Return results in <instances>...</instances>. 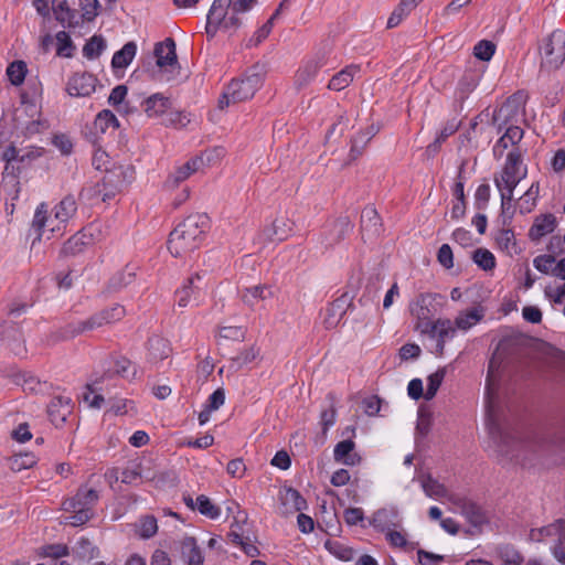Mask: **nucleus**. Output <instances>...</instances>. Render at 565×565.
Here are the masks:
<instances>
[{
  "instance_id": "5",
  "label": "nucleus",
  "mask_w": 565,
  "mask_h": 565,
  "mask_svg": "<svg viewBox=\"0 0 565 565\" xmlns=\"http://www.w3.org/2000/svg\"><path fill=\"white\" fill-rule=\"evenodd\" d=\"M98 492L94 489L82 487L76 494L63 502V509L72 514L65 519L66 524L79 526L93 516V508L98 501Z\"/></svg>"
},
{
  "instance_id": "61",
  "label": "nucleus",
  "mask_w": 565,
  "mask_h": 565,
  "mask_svg": "<svg viewBox=\"0 0 565 565\" xmlns=\"http://www.w3.org/2000/svg\"><path fill=\"white\" fill-rule=\"evenodd\" d=\"M418 563L420 565H438L444 561V556L427 552L425 550L417 551Z\"/></svg>"
},
{
  "instance_id": "60",
  "label": "nucleus",
  "mask_w": 565,
  "mask_h": 565,
  "mask_svg": "<svg viewBox=\"0 0 565 565\" xmlns=\"http://www.w3.org/2000/svg\"><path fill=\"white\" fill-rule=\"evenodd\" d=\"M286 226V221L284 218H277L273 222V226L270 228L271 234L268 237L273 241H284L288 236V231L282 227Z\"/></svg>"
},
{
  "instance_id": "42",
  "label": "nucleus",
  "mask_w": 565,
  "mask_h": 565,
  "mask_svg": "<svg viewBox=\"0 0 565 565\" xmlns=\"http://www.w3.org/2000/svg\"><path fill=\"white\" fill-rule=\"evenodd\" d=\"M326 548L337 558L349 562L354 557V550L339 541H327Z\"/></svg>"
},
{
  "instance_id": "38",
  "label": "nucleus",
  "mask_w": 565,
  "mask_h": 565,
  "mask_svg": "<svg viewBox=\"0 0 565 565\" xmlns=\"http://www.w3.org/2000/svg\"><path fill=\"white\" fill-rule=\"evenodd\" d=\"M119 127L118 119L114 115L113 111L108 109H104L96 116L94 120V130L95 132L104 134L107 129H116Z\"/></svg>"
},
{
  "instance_id": "17",
  "label": "nucleus",
  "mask_w": 565,
  "mask_h": 565,
  "mask_svg": "<svg viewBox=\"0 0 565 565\" xmlns=\"http://www.w3.org/2000/svg\"><path fill=\"white\" fill-rule=\"evenodd\" d=\"M96 82L92 74H74L67 82L66 90L73 97H86L95 92Z\"/></svg>"
},
{
  "instance_id": "56",
  "label": "nucleus",
  "mask_w": 565,
  "mask_h": 565,
  "mask_svg": "<svg viewBox=\"0 0 565 565\" xmlns=\"http://www.w3.org/2000/svg\"><path fill=\"white\" fill-rule=\"evenodd\" d=\"M477 86V81L472 76H463L457 86L456 94L465 99Z\"/></svg>"
},
{
  "instance_id": "13",
  "label": "nucleus",
  "mask_w": 565,
  "mask_h": 565,
  "mask_svg": "<svg viewBox=\"0 0 565 565\" xmlns=\"http://www.w3.org/2000/svg\"><path fill=\"white\" fill-rule=\"evenodd\" d=\"M232 0H214L206 15L205 33L209 40H212L226 14H230Z\"/></svg>"
},
{
  "instance_id": "15",
  "label": "nucleus",
  "mask_w": 565,
  "mask_h": 565,
  "mask_svg": "<svg viewBox=\"0 0 565 565\" xmlns=\"http://www.w3.org/2000/svg\"><path fill=\"white\" fill-rule=\"evenodd\" d=\"M73 406V401L68 396L58 395L53 397L47 405V415L51 423L56 427L62 426L72 414Z\"/></svg>"
},
{
  "instance_id": "1",
  "label": "nucleus",
  "mask_w": 565,
  "mask_h": 565,
  "mask_svg": "<svg viewBox=\"0 0 565 565\" xmlns=\"http://www.w3.org/2000/svg\"><path fill=\"white\" fill-rule=\"evenodd\" d=\"M486 423L491 438L498 444L504 455L511 456V458H519L520 451L534 447L532 441L522 439L519 431L510 430L502 422L499 403V382L493 360L489 363L486 384Z\"/></svg>"
},
{
  "instance_id": "32",
  "label": "nucleus",
  "mask_w": 565,
  "mask_h": 565,
  "mask_svg": "<svg viewBox=\"0 0 565 565\" xmlns=\"http://www.w3.org/2000/svg\"><path fill=\"white\" fill-rule=\"evenodd\" d=\"M484 317V310L481 307H475L467 311L460 312L454 324L457 330L468 331L473 326H476L479 321H481Z\"/></svg>"
},
{
  "instance_id": "29",
  "label": "nucleus",
  "mask_w": 565,
  "mask_h": 565,
  "mask_svg": "<svg viewBox=\"0 0 565 565\" xmlns=\"http://www.w3.org/2000/svg\"><path fill=\"white\" fill-rule=\"evenodd\" d=\"M49 205L45 202H41L35 211L34 215L31 222V232L34 234V239L32 245H34L35 242H40L43 236L44 227L49 223Z\"/></svg>"
},
{
  "instance_id": "26",
  "label": "nucleus",
  "mask_w": 565,
  "mask_h": 565,
  "mask_svg": "<svg viewBox=\"0 0 565 565\" xmlns=\"http://www.w3.org/2000/svg\"><path fill=\"white\" fill-rule=\"evenodd\" d=\"M371 524L384 532L399 525L398 512L395 509H380L371 520Z\"/></svg>"
},
{
  "instance_id": "12",
  "label": "nucleus",
  "mask_w": 565,
  "mask_h": 565,
  "mask_svg": "<svg viewBox=\"0 0 565 565\" xmlns=\"http://www.w3.org/2000/svg\"><path fill=\"white\" fill-rule=\"evenodd\" d=\"M545 62L552 67H558L565 60V32L553 31L543 46Z\"/></svg>"
},
{
  "instance_id": "46",
  "label": "nucleus",
  "mask_w": 565,
  "mask_h": 565,
  "mask_svg": "<svg viewBox=\"0 0 565 565\" xmlns=\"http://www.w3.org/2000/svg\"><path fill=\"white\" fill-rule=\"evenodd\" d=\"M93 324L90 321V317L86 320L71 322L64 327L62 331V335L65 339L75 338L86 331H93Z\"/></svg>"
},
{
  "instance_id": "27",
  "label": "nucleus",
  "mask_w": 565,
  "mask_h": 565,
  "mask_svg": "<svg viewBox=\"0 0 565 565\" xmlns=\"http://www.w3.org/2000/svg\"><path fill=\"white\" fill-rule=\"evenodd\" d=\"M359 73L360 66L351 64L332 76V78L329 81L328 88L331 90L340 92L347 88Z\"/></svg>"
},
{
  "instance_id": "39",
  "label": "nucleus",
  "mask_w": 565,
  "mask_h": 565,
  "mask_svg": "<svg viewBox=\"0 0 565 565\" xmlns=\"http://www.w3.org/2000/svg\"><path fill=\"white\" fill-rule=\"evenodd\" d=\"M106 41L102 35H93L83 47V55L88 60H95L102 55L106 49Z\"/></svg>"
},
{
  "instance_id": "40",
  "label": "nucleus",
  "mask_w": 565,
  "mask_h": 565,
  "mask_svg": "<svg viewBox=\"0 0 565 565\" xmlns=\"http://www.w3.org/2000/svg\"><path fill=\"white\" fill-rule=\"evenodd\" d=\"M28 67L24 61H14L7 67V76L14 86H20L25 78Z\"/></svg>"
},
{
  "instance_id": "11",
  "label": "nucleus",
  "mask_w": 565,
  "mask_h": 565,
  "mask_svg": "<svg viewBox=\"0 0 565 565\" xmlns=\"http://www.w3.org/2000/svg\"><path fill=\"white\" fill-rule=\"evenodd\" d=\"M353 224L349 216H339L324 225L321 233L320 243L328 249L342 242L352 231Z\"/></svg>"
},
{
  "instance_id": "55",
  "label": "nucleus",
  "mask_w": 565,
  "mask_h": 565,
  "mask_svg": "<svg viewBox=\"0 0 565 565\" xmlns=\"http://www.w3.org/2000/svg\"><path fill=\"white\" fill-rule=\"evenodd\" d=\"M271 21H266L246 42V47H253L259 45L270 34Z\"/></svg>"
},
{
  "instance_id": "30",
  "label": "nucleus",
  "mask_w": 565,
  "mask_h": 565,
  "mask_svg": "<svg viewBox=\"0 0 565 565\" xmlns=\"http://www.w3.org/2000/svg\"><path fill=\"white\" fill-rule=\"evenodd\" d=\"M92 242L90 236H88L84 231H79L73 236H71L63 245L61 249V254L63 256H75L84 252L87 245Z\"/></svg>"
},
{
  "instance_id": "28",
  "label": "nucleus",
  "mask_w": 565,
  "mask_h": 565,
  "mask_svg": "<svg viewBox=\"0 0 565 565\" xmlns=\"http://www.w3.org/2000/svg\"><path fill=\"white\" fill-rule=\"evenodd\" d=\"M181 556L186 565H203L204 556L194 537H184L181 542Z\"/></svg>"
},
{
  "instance_id": "47",
  "label": "nucleus",
  "mask_w": 565,
  "mask_h": 565,
  "mask_svg": "<svg viewBox=\"0 0 565 565\" xmlns=\"http://www.w3.org/2000/svg\"><path fill=\"white\" fill-rule=\"evenodd\" d=\"M161 124L166 126L184 127L190 122L188 115L183 111L173 109L171 106L168 111L160 118Z\"/></svg>"
},
{
  "instance_id": "21",
  "label": "nucleus",
  "mask_w": 565,
  "mask_h": 565,
  "mask_svg": "<svg viewBox=\"0 0 565 565\" xmlns=\"http://www.w3.org/2000/svg\"><path fill=\"white\" fill-rule=\"evenodd\" d=\"M557 225L556 217L551 214H542L535 217L533 225L529 231V237L533 242L540 241L542 237L554 232Z\"/></svg>"
},
{
  "instance_id": "3",
  "label": "nucleus",
  "mask_w": 565,
  "mask_h": 565,
  "mask_svg": "<svg viewBox=\"0 0 565 565\" xmlns=\"http://www.w3.org/2000/svg\"><path fill=\"white\" fill-rule=\"evenodd\" d=\"M519 113V105L514 99H508L493 115V122L498 126V132L504 129V134L497 140L492 148L493 157L500 160L510 146H516L523 138L521 127L512 124V117Z\"/></svg>"
},
{
  "instance_id": "7",
  "label": "nucleus",
  "mask_w": 565,
  "mask_h": 565,
  "mask_svg": "<svg viewBox=\"0 0 565 565\" xmlns=\"http://www.w3.org/2000/svg\"><path fill=\"white\" fill-rule=\"evenodd\" d=\"M527 169L523 163L522 153L519 148L512 149L507 154L504 167L500 174L494 177V184L498 190H514L516 185L526 177Z\"/></svg>"
},
{
  "instance_id": "22",
  "label": "nucleus",
  "mask_w": 565,
  "mask_h": 565,
  "mask_svg": "<svg viewBox=\"0 0 565 565\" xmlns=\"http://www.w3.org/2000/svg\"><path fill=\"white\" fill-rule=\"evenodd\" d=\"M126 315L124 306L116 303L110 308L104 309L95 315L90 316L93 329H98L104 326L111 324L121 320Z\"/></svg>"
},
{
  "instance_id": "2",
  "label": "nucleus",
  "mask_w": 565,
  "mask_h": 565,
  "mask_svg": "<svg viewBox=\"0 0 565 565\" xmlns=\"http://www.w3.org/2000/svg\"><path fill=\"white\" fill-rule=\"evenodd\" d=\"M209 228L210 218L206 214L189 215L170 233L168 241L170 253L174 257H181L199 248Z\"/></svg>"
},
{
  "instance_id": "62",
  "label": "nucleus",
  "mask_w": 565,
  "mask_h": 565,
  "mask_svg": "<svg viewBox=\"0 0 565 565\" xmlns=\"http://www.w3.org/2000/svg\"><path fill=\"white\" fill-rule=\"evenodd\" d=\"M141 478V469L138 466L127 467L121 471L120 481L125 484H134Z\"/></svg>"
},
{
  "instance_id": "36",
  "label": "nucleus",
  "mask_w": 565,
  "mask_h": 565,
  "mask_svg": "<svg viewBox=\"0 0 565 565\" xmlns=\"http://www.w3.org/2000/svg\"><path fill=\"white\" fill-rule=\"evenodd\" d=\"M280 500L287 507V511L298 512L306 508L305 499L292 488L285 489L280 494Z\"/></svg>"
},
{
  "instance_id": "8",
  "label": "nucleus",
  "mask_w": 565,
  "mask_h": 565,
  "mask_svg": "<svg viewBox=\"0 0 565 565\" xmlns=\"http://www.w3.org/2000/svg\"><path fill=\"white\" fill-rule=\"evenodd\" d=\"M448 501L454 504L473 527L481 529L490 519L488 512L477 502L467 497L451 494Z\"/></svg>"
},
{
  "instance_id": "23",
  "label": "nucleus",
  "mask_w": 565,
  "mask_h": 565,
  "mask_svg": "<svg viewBox=\"0 0 565 565\" xmlns=\"http://www.w3.org/2000/svg\"><path fill=\"white\" fill-rule=\"evenodd\" d=\"M172 352L170 342L159 335H152L148 340V360L151 363H159L168 359Z\"/></svg>"
},
{
  "instance_id": "20",
  "label": "nucleus",
  "mask_w": 565,
  "mask_h": 565,
  "mask_svg": "<svg viewBox=\"0 0 565 565\" xmlns=\"http://www.w3.org/2000/svg\"><path fill=\"white\" fill-rule=\"evenodd\" d=\"M2 340L10 351L18 356H24L26 348L23 333L18 324L11 323L2 330Z\"/></svg>"
},
{
  "instance_id": "31",
  "label": "nucleus",
  "mask_w": 565,
  "mask_h": 565,
  "mask_svg": "<svg viewBox=\"0 0 565 565\" xmlns=\"http://www.w3.org/2000/svg\"><path fill=\"white\" fill-rule=\"evenodd\" d=\"M381 217L373 206H366L361 214V228L369 236H377L381 233Z\"/></svg>"
},
{
  "instance_id": "35",
  "label": "nucleus",
  "mask_w": 565,
  "mask_h": 565,
  "mask_svg": "<svg viewBox=\"0 0 565 565\" xmlns=\"http://www.w3.org/2000/svg\"><path fill=\"white\" fill-rule=\"evenodd\" d=\"M137 53V45L135 42H127L119 51H117L111 58V66L114 68H126L134 60Z\"/></svg>"
},
{
  "instance_id": "14",
  "label": "nucleus",
  "mask_w": 565,
  "mask_h": 565,
  "mask_svg": "<svg viewBox=\"0 0 565 565\" xmlns=\"http://www.w3.org/2000/svg\"><path fill=\"white\" fill-rule=\"evenodd\" d=\"M76 212L77 202L75 198L73 195L64 196L52 209L53 220H51V223L57 222V224L51 227V232L61 231L75 216Z\"/></svg>"
},
{
  "instance_id": "64",
  "label": "nucleus",
  "mask_w": 565,
  "mask_h": 565,
  "mask_svg": "<svg viewBox=\"0 0 565 565\" xmlns=\"http://www.w3.org/2000/svg\"><path fill=\"white\" fill-rule=\"evenodd\" d=\"M552 170L559 174L565 171V149H557L551 159Z\"/></svg>"
},
{
  "instance_id": "44",
  "label": "nucleus",
  "mask_w": 565,
  "mask_h": 565,
  "mask_svg": "<svg viewBox=\"0 0 565 565\" xmlns=\"http://www.w3.org/2000/svg\"><path fill=\"white\" fill-rule=\"evenodd\" d=\"M157 531V519L153 515H146L139 519L137 533L141 539H150L156 535Z\"/></svg>"
},
{
  "instance_id": "49",
  "label": "nucleus",
  "mask_w": 565,
  "mask_h": 565,
  "mask_svg": "<svg viewBox=\"0 0 565 565\" xmlns=\"http://www.w3.org/2000/svg\"><path fill=\"white\" fill-rule=\"evenodd\" d=\"M473 262L483 270H491L495 267L493 254L486 248H478L473 252Z\"/></svg>"
},
{
  "instance_id": "19",
  "label": "nucleus",
  "mask_w": 565,
  "mask_h": 565,
  "mask_svg": "<svg viewBox=\"0 0 565 565\" xmlns=\"http://www.w3.org/2000/svg\"><path fill=\"white\" fill-rule=\"evenodd\" d=\"M171 99L161 93H156L141 100V106L149 118H161L171 108Z\"/></svg>"
},
{
  "instance_id": "63",
  "label": "nucleus",
  "mask_w": 565,
  "mask_h": 565,
  "mask_svg": "<svg viewBox=\"0 0 565 565\" xmlns=\"http://www.w3.org/2000/svg\"><path fill=\"white\" fill-rule=\"evenodd\" d=\"M225 402V392L223 388L215 390L207 398L205 406L217 411Z\"/></svg>"
},
{
  "instance_id": "9",
  "label": "nucleus",
  "mask_w": 565,
  "mask_h": 565,
  "mask_svg": "<svg viewBox=\"0 0 565 565\" xmlns=\"http://www.w3.org/2000/svg\"><path fill=\"white\" fill-rule=\"evenodd\" d=\"M456 332L457 329L454 322L447 318H438L420 331L422 334L436 340L434 350L436 356L444 355L446 342L451 340L456 335Z\"/></svg>"
},
{
  "instance_id": "50",
  "label": "nucleus",
  "mask_w": 565,
  "mask_h": 565,
  "mask_svg": "<svg viewBox=\"0 0 565 565\" xmlns=\"http://www.w3.org/2000/svg\"><path fill=\"white\" fill-rule=\"evenodd\" d=\"M318 64L315 62L307 63L303 67L299 68L296 74V84L302 87L310 83L318 73Z\"/></svg>"
},
{
  "instance_id": "16",
  "label": "nucleus",
  "mask_w": 565,
  "mask_h": 565,
  "mask_svg": "<svg viewBox=\"0 0 565 565\" xmlns=\"http://www.w3.org/2000/svg\"><path fill=\"white\" fill-rule=\"evenodd\" d=\"M529 539L533 542L552 540L565 543V521L563 519H558L546 526L532 529L529 533Z\"/></svg>"
},
{
  "instance_id": "54",
  "label": "nucleus",
  "mask_w": 565,
  "mask_h": 565,
  "mask_svg": "<svg viewBox=\"0 0 565 565\" xmlns=\"http://www.w3.org/2000/svg\"><path fill=\"white\" fill-rule=\"evenodd\" d=\"M556 264L553 255H539L533 259V266L543 274H553Z\"/></svg>"
},
{
  "instance_id": "43",
  "label": "nucleus",
  "mask_w": 565,
  "mask_h": 565,
  "mask_svg": "<svg viewBox=\"0 0 565 565\" xmlns=\"http://www.w3.org/2000/svg\"><path fill=\"white\" fill-rule=\"evenodd\" d=\"M114 373L124 379H135L137 374L136 365L127 358L119 356L114 360Z\"/></svg>"
},
{
  "instance_id": "6",
  "label": "nucleus",
  "mask_w": 565,
  "mask_h": 565,
  "mask_svg": "<svg viewBox=\"0 0 565 565\" xmlns=\"http://www.w3.org/2000/svg\"><path fill=\"white\" fill-rule=\"evenodd\" d=\"M444 297L439 294H419L409 303L411 315L416 319L415 329L422 331L434 322L433 318L440 311Z\"/></svg>"
},
{
  "instance_id": "59",
  "label": "nucleus",
  "mask_w": 565,
  "mask_h": 565,
  "mask_svg": "<svg viewBox=\"0 0 565 565\" xmlns=\"http://www.w3.org/2000/svg\"><path fill=\"white\" fill-rule=\"evenodd\" d=\"M226 472L232 478H237V479L243 478L246 472V466H245L243 459L236 458V459L231 460L226 466Z\"/></svg>"
},
{
  "instance_id": "4",
  "label": "nucleus",
  "mask_w": 565,
  "mask_h": 565,
  "mask_svg": "<svg viewBox=\"0 0 565 565\" xmlns=\"http://www.w3.org/2000/svg\"><path fill=\"white\" fill-rule=\"evenodd\" d=\"M263 82L264 76L260 70L257 66L250 68L244 77L233 79L228 84L218 102L220 108L252 98L263 86Z\"/></svg>"
},
{
  "instance_id": "33",
  "label": "nucleus",
  "mask_w": 565,
  "mask_h": 565,
  "mask_svg": "<svg viewBox=\"0 0 565 565\" xmlns=\"http://www.w3.org/2000/svg\"><path fill=\"white\" fill-rule=\"evenodd\" d=\"M419 482L425 494L431 499H440L450 495L447 488L438 480L431 477V475H423L419 477Z\"/></svg>"
},
{
  "instance_id": "48",
  "label": "nucleus",
  "mask_w": 565,
  "mask_h": 565,
  "mask_svg": "<svg viewBox=\"0 0 565 565\" xmlns=\"http://www.w3.org/2000/svg\"><path fill=\"white\" fill-rule=\"evenodd\" d=\"M446 371L445 369H439L435 373L430 374L427 377V388L425 392V399L430 401L435 397L437 394V391L439 390L444 377H445Z\"/></svg>"
},
{
  "instance_id": "10",
  "label": "nucleus",
  "mask_w": 565,
  "mask_h": 565,
  "mask_svg": "<svg viewBox=\"0 0 565 565\" xmlns=\"http://www.w3.org/2000/svg\"><path fill=\"white\" fill-rule=\"evenodd\" d=\"M153 53L157 60V66L168 74L164 79L170 81L179 68L175 42L173 39L168 38L163 42L156 44Z\"/></svg>"
},
{
  "instance_id": "25",
  "label": "nucleus",
  "mask_w": 565,
  "mask_h": 565,
  "mask_svg": "<svg viewBox=\"0 0 565 565\" xmlns=\"http://www.w3.org/2000/svg\"><path fill=\"white\" fill-rule=\"evenodd\" d=\"M202 163L203 159L200 157L189 160L168 177L166 184L169 188L178 186L181 182L186 180L192 173L198 171Z\"/></svg>"
},
{
  "instance_id": "51",
  "label": "nucleus",
  "mask_w": 565,
  "mask_h": 565,
  "mask_svg": "<svg viewBox=\"0 0 565 565\" xmlns=\"http://www.w3.org/2000/svg\"><path fill=\"white\" fill-rule=\"evenodd\" d=\"M495 52V44L488 40L479 41L473 47V55L480 60L488 62L492 58Z\"/></svg>"
},
{
  "instance_id": "24",
  "label": "nucleus",
  "mask_w": 565,
  "mask_h": 565,
  "mask_svg": "<svg viewBox=\"0 0 565 565\" xmlns=\"http://www.w3.org/2000/svg\"><path fill=\"white\" fill-rule=\"evenodd\" d=\"M354 448L355 443L352 439L338 443L333 450L334 460L347 466L359 465L361 457L354 451Z\"/></svg>"
},
{
  "instance_id": "37",
  "label": "nucleus",
  "mask_w": 565,
  "mask_h": 565,
  "mask_svg": "<svg viewBox=\"0 0 565 565\" xmlns=\"http://www.w3.org/2000/svg\"><path fill=\"white\" fill-rule=\"evenodd\" d=\"M135 270L132 267L127 266L122 271L117 273L114 275L108 284V289L111 292H117L121 290L122 288L129 286L135 280Z\"/></svg>"
},
{
  "instance_id": "34",
  "label": "nucleus",
  "mask_w": 565,
  "mask_h": 565,
  "mask_svg": "<svg viewBox=\"0 0 565 565\" xmlns=\"http://www.w3.org/2000/svg\"><path fill=\"white\" fill-rule=\"evenodd\" d=\"M271 297H274V289L266 285L246 288L242 292L243 302L250 307L255 306L259 300H266Z\"/></svg>"
},
{
  "instance_id": "41",
  "label": "nucleus",
  "mask_w": 565,
  "mask_h": 565,
  "mask_svg": "<svg viewBox=\"0 0 565 565\" xmlns=\"http://www.w3.org/2000/svg\"><path fill=\"white\" fill-rule=\"evenodd\" d=\"M195 505V510H198L202 515L212 520H215L221 515V509L212 503L210 498L204 494L196 497Z\"/></svg>"
},
{
  "instance_id": "57",
  "label": "nucleus",
  "mask_w": 565,
  "mask_h": 565,
  "mask_svg": "<svg viewBox=\"0 0 565 565\" xmlns=\"http://www.w3.org/2000/svg\"><path fill=\"white\" fill-rule=\"evenodd\" d=\"M79 6L83 10L82 18L86 21H92L97 17V9L99 2L97 0H79Z\"/></svg>"
},
{
  "instance_id": "58",
  "label": "nucleus",
  "mask_w": 565,
  "mask_h": 565,
  "mask_svg": "<svg viewBox=\"0 0 565 565\" xmlns=\"http://www.w3.org/2000/svg\"><path fill=\"white\" fill-rule=\"evenodd\" d=\"M437 259L441 266L447 269L452 268L454 266V254L451 247L448 244H443L437 254Z\"/></svg>"
},
{
  "instance_id": "45",
  "label": "nucleus",
  "mask_w": 565,
  "mask_h": 565,
  "mask_svg": "<svg viewBox=\"0 0 565 565\" xmlns=\"http://www.w3.org/2000/svg\"><path fill=\"white\" fill-rule=\"evenodd\" d=\"M55 39L57 44L56 54L63 57H72L75 45L70 34L65 31H60L56 33Z\"/></svg>"
},
{
  "instance_id": "52",
  "label": "nucleus",
  "mask_w": 565,
  "mask_h": 565,
  "mask_svg": "<svg viewBox=\"0 0 565 565\" xmlns=\"http://www.w3.org/2000/svg\"><path fill=\"white\" fill-rule=\"evenodd\" d=\"M244 12H236L233 10V7L230 10V14H226L222 25H220V30L227 32L228 34H234L243 24L239 14Z\"/></svg>"
},
{
  "instance_id": "18",
  "label": "nucleus",
  "mask_w": 565,
  "mask_h": 565,
  "mask_svg": "<svg viewBox=\"0 0 565 565\" xmlns=\"http://www.w3.org/2000/svg\"><path fill=\"white\" fill-rule=\"evenodd\" d=\"M200 280L201 276L195 274L188 279L186 284L181 289L175 291V298L179 307L184 308L192 302L199 305L202 287L198 285L196 281Z\"/></svg>"
},
{
  "instance_id": "53",
  "label": "nucleus",
  "mask_w": 565,
  "mask_h": 565,
  "mask_svg": "<svg viewBox=\"0 0 565 565\" xmlns=\"http://www.w3.org/2000/svg\"><path fill=\"white\" fill-rule=\"evenodd\" d=\"M36 463L35 456L32 454H20L11 458V468L20 471L22 469H29Z\"/></svg>"
}]
</instances>
